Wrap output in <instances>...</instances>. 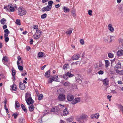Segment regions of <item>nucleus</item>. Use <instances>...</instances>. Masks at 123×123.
Instances as JSON below:
<instances>
[{"label":"nucleus","instance_id":"nucleus-1","mask_svg":"<svg viewBox=\"0 0 123 123\" xmlns=\"http://www.w3.org/2000/svg\"><path fill=\"white\" fill-rule=\"evenodd\" d=\"M74 96L71 94H68L67 97V100L68 101L71 102V103L73 105L80 102V99L79 98H76L74 99Z\"/></svg>","mask_w":123,"mask_h":123},{"label":"nucleus","instance_id":"nucleus-2","mask_svg":"<svg viewBox=\"0 0 123 123\" xmlns=\"http://www.w3.org/2000/svg\"><path fill=\"white\" fill-rule=\"evenodd\" d=\"M53 3V1L52 0L48 1V5L46 7L42 8L41 9L42 11L44 12L46 11H49L52 8V5Z\"/></svg>","mask_w":123,"mask_h":123},{"label":"nucleus","instance_id":"nucleus-3","mask_svg":"<svg viewBox=\"0 0 123 123\" xmlns=\"http://www.w3.org/2000/svg\"><path fill=\"white\" fill-rule=\"evenodd\" d=\"M25 98L27 103L28 105L32 104L34 103V101L32 99L30 94L26 93Z\"/></svg>","mask_w":123,"mask_h":123},{"label":"nucleus","instance_id":"nucleus-4","mask_svg":"<svg viewBox=\"0 0 123 123\" xmlns=\"http://www.w3.org/2000/svg\"><path fill=\"white\" fill-rule=\"evenodd\" d=\"M88 116L86 115H82L77 119L79 123H84L87 120Z\"/></svg>","mask_w":123,"mask_h":123},{"label":"nucleus","instance_id":"nucleus-5","mask_svg":"<svg viewBox=\"0 0 123 123\" xmlns=\"http://www.w3.org/2000/svg\"><path fill=\"white\" fill-rule=\"evenodd\" d=\"M18 14L20 16H23L26 13V11L23 7H19L18 8Z\"/></svg>","mask_w":123,"mask_h":123},{"label":"nucleus","instance_id":"nucleus-6","mask_svg":"<svg viewBox=\"0 0 123 123\" xmlns=\"http://www.w3.org/2000/svg\"><path fill=\"white\" fill-rule=\"evenodd\" d=\"M42 32L39 30H37L35 34L33 35L34 38L36 39H38L41 37Z\"/></svg>","mask_w":123,"mask_h":123},{"label":"nucleus","instance_id":"nucleus-7","mask_svg":"<svg viewBox=\"0 0 123 123\" xmlns=\"http://www.w3.org/2000/svg\"><path fill=\"white\" fill-rule=\"evenodd\" d=\"M4 9H6V11H9V9L11 12H13L15 11V9L14 7L12 6V5L9 6L8 5L7 6H4Z\"/></svg>","mask_w":123,"mask_h":123},{"label":"nucleus","instance_id":"nucleus-8","mask_svg":"<svg viewBox=\"0 0 123 123\" xmlns=\"http://www.w3.org/2000/svg\"><path fill=\"white\" fill-rule=\"evenodd\" d=\"M57 98L60 101H64L66 99L65 95L64 94H60L58 96Z\"/></svg>","mask_w":123,"mask_h":123},{"label":"nucleus","instance_id":"nucleus-9","mask_svg":"<svg viewBox=\"0 0 123 123\" xmlns=\"http://www.w3.org/2000/svg\"><path fill=\"white\" fill-rule=\"evenodd\" d=\"M80 57V55L79 54H75L72 57V59L74 60H78Z\"/></svg>","mask_w":123,"mask_h":123},{"label":"nucleus","instance_id":"nucleus-10","mask_svg":"<svg viewBox=\"0 0 123 123\" xmlns=\"http://www.w3.org/2000/svg\"><path fill=\"white\" fill-rule=\"evenodd\" d=\"M58 75H56L53 76H52V77H53V81L60 82L59 78H58Z\"/></svg>","mask_w":123,"mask_h":123},{"label":"nucleus","instance_id":"nucleus-11","mask_svg":"<svg viewBox=\"0 0 123 123\" xmlns=\"http://www.w3.org/2000/svg\"><path fill=\"white\" fill-rule=\"evenodd\" d=\"M25 85L24 83L20 82L19 83V88L21 90H24L25 88Z\"/></svg>","mask_w":123,"mask_h":123},{"label":"nucleus","instance_id":"nucleus-12","mask_svg":"<svg viewBox=\"0 0 123 123\" xmlns=\"http://www.w3.org/2000/svg\"><path fill=\"white\" fill-rule=\"evenodd\" d=\"M99 116V114L96 113L91 115V117L92 119L96 118L97 119L98 118Z\"/></svg>","mask_w":123,"mask_h":123},{"label":"nucleus","instance_id":"nucleus-13","mask_svg":"<svg viewBox=\"0 0 123 123\" xmlns=\"http://www.w3.org/2000/svg\"><path fill=\"white\" fill-rule=\"evenodd\" d=\"M123 55V50H119L117 52V56L118 57L121 56Z\"/></svg>","mask_w":123,"mask_h":123},{"label":"nucleus","instance_id":"nucleus-14","mask_svg":"<svg viewBox=\"0 0 123 123\" xmlns=\"http://www.w3.org/2000/svg\"><path fill=\"white\" fill-rule=\"evenodd\" d=\"M103 84L105 86H107L108 85L109 80L107 78L104 79L103 81Z\"/></svg>","mask_w":123,"mask_h":123},{"label":"nucleus","instance_id":"nucleus-15","mask_svg":"<svg viewBox=\"0 0 123 123\" xmlns=\"http://www.w3.org/2000/svg\"><path fill=\"white\" fill-rule=\"evenodd\" d=\"M5 34H4V36L5 37H7L8 36V34L10 33V32L8 29H6L4 31Z\"/></svg>","mask_w":123,"mask_h":123},{"label":"nucleus","instance_id":"nucleus-16","mask_svg":"<svg viewBox=\"0 0 123 123\" xmlns=\"http://www.w3.org/2000/svg\"><path fill=\"white\" fill-rule=\"evenodd\" d=\"M108 28L111 31V32L113 31L114 29L111 24H109L108 25Z\"/></svg>","mask_w":123,"mask_h":123},{"label":"nucleus","instance_id":"nucleus-17","mask_svg":"<svg viewBox=\"0 0 123 123\" xmlns=\"http://www.w3.org/2000/svg\"><path fill=\"white\" fill-rule=\"evenodd\" d=\"M76 81L77 82H79V83L80 84H81L82 83L83 79L81 76H80L78 78L76 77Z\"/></svg>","mask_w":123,"mask_h":123},{"label":"nucleus","instance_id":"nucleus-18","mask_svg":"<svg viewBox=\"0 0 123 123\" xmlns=\"http://www.w3.org/2000/svg\"><path fill=\"white\" fill-rule=\"evenodd\" d=\"M50 70L47 71L45 74L44 76L45 77L47 78H49L50 76Z\"/></svg>","mask_w":123,"mask_h":123},{"label":"nucleus","instance_id":"nucleus-19","mask_svg":"<svg viewBox=\"0 0 123 123\" xmlns=\"http://www.w3.org/2000/svg\"><path fill=\"white\" fill-rule=\"evenodd\" d=\"M62 9L63 10L64 12L65 13L68 12L70 11V9L66 6H64L63 7Z\"/></svg>","mask_w":123,"mask_h":123},{"label":"nucleus","instance_id":"nucleus-20","mask_svg":"<svg viewBox=\"0 0 123 123\" xmlns=\"http://www.w3.org/2000/svg\"><path fill=\"white\" fill-rule=\"evenodd\" d=\"M34 107L33 105H32L30 106L29 107V111L30 112L33 111L34 109Z\"/></svg>","mask_w":123,"mask_h":123},{"label":"nucleus","instance_id":"nucleus-21","mask_svg":"<svg viewBox=\"0 0 123 123\" xmlns=\"http://www.w3.org/2000/svg\"><path fill=\"white\" fill-rule=\"evenodd\" d=\"M65 73L66 74L68 78L72 77L74 75V74H71V72H68L67 73Z\"/></svg>","mask_w":123,"mask_h":123},{"label":"nucleus","instance_id":"nucleus-22","mask_svg":"<svg viewBox=\"0 0 123 123\" xmlns=\"http://www.w3.org/2000/svg\"><path fill=\"white\" fill-rule=\"evenodd\" d=\"M68 109L66 108L63 111V115L64 116H66L68 114Z\"/></svg>","mask_w":123,"mask_h":123},{"label":"nucleus","instance_id":"nucleus-23","mask_svg":"<svg viewBox=\"0 0 123 123\" xmlns=\"http://www.w3.org/2000/svg\"><path fill=\"white\" fill-rule=\"evenodd\" d=\"M12 90L15 91H16L17 90V87L16 85L15 84H13L11 86Z\"/></svg>","mask_w":123,"mask_h":123},{"label":"nucleus","instance_id":"nucleus-24","mask_svg":"<svg viewBox=\"0 0 123 123\" xmlns=\"http://www.w3.org/2000/svg\"><path fill=\"white\" fill-rule=\"evenodd\" d=\"M21 106L22 109L26 113L27 112V110L25 106L22 104H21Z\"/></svg>","mask_w":123,"mask_h":123},{"label":"nucleus","instance_id":"nucleus-25","mask_svg":"<svg viewBox=\"0 0 123 123\" xmlns=\"http://www.w3.org/2000/svg\"><path fill=\"white\" fill-rule=\"evenodd\" d=\"M19 115V113L18 112H16L13 114L12 116H14V119H16L18 116Z\"/></svg>","mask_w":123,"mask_h":123},{"label":"nucleus","instance_id":"nucleus-26","mask_svg":"<svg viewBox=\"0 0 123 123\" xmlns=\"http://www.w3.org/2000/svg\"><path fill=\"white\" fill-rule=\"evenodd\" d=\"M20 105L18 101H15V108H18L20 107Z\"/></svg>","mask_w":123,"mask_h":123},{"label":"nucleus","instance_id":"nucleus-27","mask_svg":"<svg viewBox=\"0 0 123 123\" xmlns=\"http://www.w3.org/2000/svg\"><path fill=\"white\" fill-rule=\"evenodd\" d=\"M6 19L3 18L0 20V22L1 24L4 25L6 24Z\"/></svg>","mask_w":123,"mask_h":123},{"label":"nucleus","instance_id":"nucleus-28","mask_svg":"<svg viewBox=\"0 0 123 123\" xmlns=\"http://www.w3.org/2000/svg\"><path fill=\"white\" fill-rule=\"evenodd\" d=\"M121 63L119 62L115 66V68L119 69L121 68Z\"/></svg>","mask_w":123,"mask_h":123},{"label":"nucleus","instance_id":"nucleus-29","mask_svg":"<svg viewBox=\"0 0 123 123\" xmlns=\"http://www.w3.org/2000/svg\"><path fill=\"white\" fill-rule=\"evenodd\" d=\"M52 76H50V77L49 78L48 80V82L49 83H51L53 81V77H52Z\"/></svg>","mask_w":123,"mask_h":123},{"label":"nucleus","instance_id":"nucleus-30","mask_svg":"<svg viewBox=\"0 0 123 123\" xmlns=\"http://www.w3.org/2000/svg\"><path fill=\"white\" fill-rule=\"evenodd\" d=\"M19 123H24L25 122V120L24 118L21 117L19 118Z\"/></svg>","mask_w":123,"mask_h":123},{"label":"nucleus","instance_id":"nucleus-31","mask_svg":"<svg viewBox=\"0 0 123 123\" xmlns=\"http://www.w3.org/2000/svg\"><path fill=\"white\" fill-rule=\"evenodd\" d=\"M105 66L106 67H108L109 65L110 62L108 60H105Z\"/></svg>","mask_w":123,"mask_h":123},{"label":"nucleus","instance_id":"nucleus-32","mask_svg":"<svg viewBox=\"0 0 123 123\" xmlns=\"http://www.w3.org/2000/svg\"><path fill=\"white\" fill-rule=\"evenodd\" d=\"M73 9L72 11V15L74 17H75L76 16V14H75V11L74 9Z\"/></svg>","mask_w":123,"mask_h":123},{"label":"nucleus","instance_id":"nucleus-33","mask_svg":"<svg viewBox=\"0 0 123 123\" xmlns=\"http://www.w3.org/2000/svg\"><path fill=\"white\" fill-rule=\"evenodd\" d=\"M12 75H15L16 74V71L13 68H12Z\"/></svg>","mask_w":123,"mask_h":123},{"label":"nucleus","instance_id":"nucleus-34","mask_svg":"<svg viewBox=\"0 0 123 123\" xmlns=\"http://www.w3.org/2000/svg\"><path fill=\"white\" fill-rule=\"evenodd\" d=\"M38 57L39 58H41L43 56V52H39L38 54Z\"/></svg>","mask_w":123,"mask_h":123},{"label":"nucleus","instance_id":"nucleus-35","mask_svg":"<svg viewBox=\"0 0 123 123\" xmlns=\"http://www.w3.org/2000/svg\"><path fill=\"white\" fill-rule=\"evenodd\" d=\"M8 61V60L6 56H4L2 58V62H3L4 61L6 62H7Z\"/></svg>","mask_w":123,"mask_h":123},{"label":"nucleus","instance_id":"nucleus-36","mask_svg":"<svg viewBox=\"0 0 123 123\" xmlns=\"http://www.w3.org/2000/svg\"><path fill=\"white\" fill-rule=\"evenodd\" d=\"M43 95L42 94H41L39 95L38 96V99L39 100H40L42 98H43Z\"/></svg>","mask_w":123,"mask_h":123},{"label":"nucleus","instance_id":"nucleus-37","mask_svg":"<svg viewBox=\"0 0 123 123\" xmlns=\"http://www.w3.org/2000/svg\"><path fill=\"white\" fill-rule=\"evenodd\" d=\"M113 54L111 53H109L108 54V57L110 58H112L113 57Z\"/></svg>","mask_w":123,"mask_h":123},{"label":"nucleus","instance_id":"nucleus-38","mask_svg":"<svg viewBox=\"0 0 123 123\" xmlns=\"http://www.w3.org/2000/svg\"><path fill=\"white\" fill-rule=\"evenodd\" d=\"M63 78L65 80H68V77L65 73L64 75L63 76Z\"/></svg>","mask_w":123,"mask_h":123},{"label":"nucleus","instance_id":"nucleus-39","mask_svg":"<svg viewBox=\"0 0 123 123\" xmlns=\"http://www.w3.org/2000/svg\"><path fill=\"white\" fill-rule=\"evenodd\" d=\"M47 16V14L46 13H44L41 15V17L42 18L44 19Z\"/></svg>","mask_w":123,"mask_h":123},{"label":"nucleus","instance_id":"nucleus-40","mask_svg":"<svg viewBox=\"0 0 123 123\" xmlns=\"http://www.w3.org/2000/svg\"><path fill=\"white\" fill-rule=\"evenodd\" d=\"M63 85L65 86H70V83L68 82H65L64 83Z\"/></svg>","mask_w":123,"mask_h":123},{"label":"nucleus","instance_id":"nucleus-41","mask_svg":"<svg viewBox=\"0 0 123 123\" xmlns=\"http://www.w3.org/2000/svg\"><path fill=\"white\" fill-rule=\"evenodd\" d=\"M16 24L19 25H21L20 20L19 19H17L16 22Z\"/></svg>","mask_w":123,"mask_h":123},{"label":"nucleus","instance_id":"nucleus-42","mask_svg":"<svg viewBox=\"0 0 123 123\" xmlns=\"http://www.w3.org/2000/svg\"><path fill=\"white\" fill-rule=\"evenodd\" d=\"M18 68L19 70L20 71H22L23 70V67L22 66L18 65Z\"/></svg>","mask_w":123,"mask_h":123},{"label":"nucleus","instance_id":"nucleus-43","mask_svg":"<svg viewBox=\"0 0 123 123\" xmlns=\"http://www.w3.org/2000/svg\"><path fill=\"white\" fill-rule=\"evenodd\" d=\"M73 30L72 29H71L70 30L66 32V33L67 34H70L72 33Z\"/></svg>","mask_w":123,"mask_h":123},{"label":"nucleus","instance_id":"nucleus-44","mask_svg":"<svg viewBox=\"0 0 123 123\" xmlns=\"http://www.w3.org/2000/svg\"><path fill=\"white\" fill-rule=\"evenodd\" d=\"M55 112H57L60 110V109L59 108V106H58L55 107Z\"/></svg>","mask_w":123,"mask_h":123},{"label":"nucleus","instance_id":"nucleus-45","mask_svg":"<svg viewBox=\"0 0 123 123\" xmlns=\"http://www.w3.org/2000/svg\"><path fill=\"white\" fill-rule=\"evenodd\" d=\"M68 66V64H65L63 66V69H67V67Z\"/></svg>","mask_w":123,"mask_h":123},{"label":"nucleus","instance_id":"nucleus-46","mask_svg":"<svg viewBox=\"0 0 123 123\" xmlns=\"http://www.w3.org/2000/svg\"><path fill=\"white\" fill-rule=\"evenodd\" d=\"M104 73V71H103L101 70L99 71L98 72V74L100 75H102Z\"/></svg>","mask_w":123,"mask_h":123},{"label":"nucleus","instance_id":"nucleus-47","mask_svg":"<svg viewBox=\"0 0 123 123\" xmlns=\"http://www.w3.org/2000/svg\"><path fill=\"white\" fill-rule=\"evenodd\" d=\"M92 11L91 10H89L88 11V13L89 15L92 16Z\"/></svg>","mask_w":123,"mask_h":123},{"label":"nucleus","instance_id":"nucleus-48","mask_svg":"<svg viewBox=\"0 0 123 123\" xmlns=\"http://www.w3.org/2000/svg\"><path fill=\"white\" fill-rule=\"evenodd\" d=\"M24 71L25 72L24 73H22L21 74V75L22 76H25V75H26L27 74V72H26V71Z\"/></svg>","mask_w":123,"mask_h":123},{"label":"nucleus","instance_id":"nucleus-49","mask_svg":"<svg viewBox=\"0 0 123 123\" xmlns=\"http://www.w3.org/2000/svg\"><path fill=\"white\" fill-rule=\"evenodd\" d=\"M5 41L6 42H7L9 40V38L8 37H5Z\"/></svg>","mask_w":123,"mask_h":123},{"label":"nucleus","instance_id":"nucleus-50","mask_svg":"<svg viewBox=\"0 0 123 123\" xmlns=\"http://www.w3.org/2000/svg\"><path fill=\"white\" fill-rule=\"evenodd\" d=\"M4 108L6 111V112L7 113H9V111L6 106H4Z\"/></svg>","mask_w":123,"mask_h":123},{"label":"nucleus","instance_id":"nucleus-51","mask_svg":"<svg viewBox=\"0 0 123 123\" xmlns=\"http://www.w3.org/2000/svg\"><path fill=\"white\" fill-rule=\"evenodd\" d=\"M80 42L81 44H83L84 43V41L83 39H81L80 40Z\"/></svg>","mask_w":123,"mask_h":123},{"label":"nucleus","instance_id":"nucleus-52","mask_svg":"<svg viewBox=\"0 0 123 123\" xmlns=\"http://www.w3.org/2000/svg\"><path fill=\"white\" fill-rule=\"evenodd\" d=\"M113 38L114 37L113 36H110V42H112V41L113 40Z\"/></svg>","mask_w":123,"mask_h":123},{"label":"nucleus","instance_id":"nucleus-53","mask_svg":"<svg viewBox=\"0 0 123 123\" xmlns=\"http://www.w3.org/2000/svg\"><path fill=\"white\" fill-rule=\"evenodd\" d=\"M119 107L120 110L123 111V106L121 105H120Z\"/></svg>","mask_w":123,"mask_h":123},{"label":"nucleus","instance_id":"nucleus-54","mask_svg":"<svg viewBox=\"0 0 123 123\" xmlns=\"http://www.w3.org/2000/svg\"><path fill=\"white\" fill-rule=\"evenodd\" d=\"M55 108H53L51 110V112H55Z\"/></svg>","mask_w":123,"mask_h":123},{"label":"nucleus","instance_id":"nucleus-55","mask_svg":"<svg viewBox=\"0 0 123 123\" xmlns=\"http://www.w3.org/2000/svg\"><path fill=\"white\" fill-rule=\"evenodd\" d=\"M92 69L91 68H90L88 70L87 72L88 73H91V72L92 71Z\"/></svg>","mask_w":123,"mask_h":123},{"label":"nucleus","instance_id":"nucleus-56","mask_svg":"<svg viewBox=\"0 0 123 123\" xmlns=\"http://www.w3.org/2000/svg\"><path fill=\"white\" fill-rule=\"evenodd\" d=\"M111 96H110L109 95H108L107 96V98L108 99H109V101H111V98L112 97Z\"/></svg>","mask_w":123,"mask_h":123},{"label":"nucleus","instance_id":"nucleus-57","mask_svg":"<svg viewBox=\"0 0 123 123\" xmlns=\"http://www.w3.org/2000/svg\"><path fill=\"white\" fill-rule=\"evenodd\" d=\"M33 40L32 39H30V44H33Z\"/></svg>","mask_w":123,"mask_h":123},{"label":"nucleus","instance_id":"nucleus-58","mask_svg":"<svg viewBox=\"0 0 123 123\" xmlns=\"http://www.w3.org/2000/svg\"><path fill=\"white\" fill-rule=\"evenodd\" d=\"M55 8H57L60 7V5L59 4H57L56 5H55Z\"/></svg>","mask_w":123,"mask_h":123},{"label":"nucleus","instance_id":"nucleus-59","mask_svg":"<svg viewBox=\"0 0 123 123\" xmlns=\"http://www.w3.org/2000/svg\"><path fill=\"white\" fill-rule=\"evenodd\" d=\"M7 27V26L6 25H5L3 26V29H5Z\"/></svg>","mask_w":123,"mask_h":123},{"label":"nucleus","instance_id":"nucleus-60","mask_svg":"<svg viewBox=\"0 0 123 123\" xmlns=\"http://www.w3.org/2000/svg\"><path fill=\"white\" fill-rule=\"evenodd\" d=\"M103 66V64L102 62H100L99 63V67L100 68H101Z\"/></svg>","mask_w":123,"mask_h":123},{"label":"nucleus","instance_id":"nucleus-61","mask_svg":"<svg viewBox=\"0 0 123 123\" xmlns=\"http://www.w3.org/2000/svg\"><path fill=\"white\" fill-rule=\"evenodd\" d=\"M38 27V26L37 25H34V26L33 28L34 29H37Z\"/></svg>","mask_w":123,"mask_h":123},{"label":"nucleus","instance_id":"nucleus-62","mask_svg":"<svg viewBox=\"0 0 123 123\" xmlns=\"http://www.w3.org/2000/svg\"><path fill=\"white\" fill-rule=\"evenodd\" d=\"M120 71L118 69H117L116 70V72L117 73H118L120 74Z\"/></svg>","mask_w":123,"mask_h":123},{"label":"nucleus","instance_id":"nucleus-63","mask_svg":"<svg viewBox=\"0 0 123 123\" xmlns=\"http://www.w3.org/2000/svg\"><path fill=\"white\" fill-rule=\"evenodd\" d=\"M60 123H65V122L62 120H61Z\"/></svg>","mask_w":123,"mask_h":123},{"label":"nucleus","instance_id":"nucleus-64","mask_svg":"<svg viewBox=\"0 0 123 123\" xmlns=\"http://www.w3.org/2000/svg\"><path fill=\"white\" fill-rule=\"evenodd\" d=\"M120 74H121L123 75V69L120 71Z\"/></svg>","mask_w":123,"mask_h":123}]
</instances>
